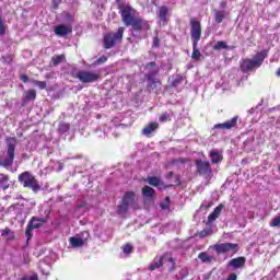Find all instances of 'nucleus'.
Segmentation results:
<instances>
[{"mask_svg": "<svg viewBox=\"0 0 280 280\" xmlns=\"http://www.w3.org/2000/svg\"><path fill=\"white\" fill-rule=\"evenodd\" d=\"M70 128H71V125L67 122L59 124V127H58L59 135H66V132H69Z\"/></svg>", "mask_w": 280, "mask_h": 280, "instance_id": "28", "label": "nucleus"}, {"mask_svg": "<svg viewBox=\"0 0 280 280\" xmlns=\"http://www.w3.org/2000/svg\"><path fill=\"white\" fill-rule=\"evenodd\" d=\"M122 253H124L125 255H130V253H132V245H130V244L124 245V247H122Z\"/></svg>", "mask_w": 280, "mask_h": 280, "instance_id": "35", "label": "nucleus"}, {"mask_svg": "<svg viewBox=\"0 0 280 280\" xmlns=\"http://www.w3.org/2000/svg\"><path fill=\"white\" fill-rule=\"evenodd\" d=\"M120 14L125 25H131L133 36H139L140 32H148L150 30L148 21L137 18V11L132 7H124L120 10Z\"/></svg>", "mask_w": 280, "mask_h": 280, "instance_id": "1", "label": "nucleus"}, {"mask_svg": "<svg viewBox=\"0 0 280 280\" xmlns=\"http://www.w3.org/2000/svg\"><path fill=\"white\" fill-rule=\"evenodd\" d=\"M77 78L83 84H91L100 80V73L95 71L80 70L79 72H77Z\"/></svg>", "mask_w": 280, "mask_h": 280, "instance_id": "8", "label": "nucleus"}, {"mask_svg": "<svg viewBox=\"0 0 280 280\" xmlns=\"http://www.w3.org/2000/svg\"><path fill=\"white\" fill-rule=\"evenodd\" d=\"M225 18H226V12L225 11L214 10V21H215V23H222V21H224Z\"/></svg>", "mask_w": 280, "mask_h": 280, "instance_id": "22", "label": "nucleus"}, {"mask_svg": "<svg viewBox=\"0 0 280 280\" xmlns=\"http://www.w3.org/2000/svg\"><path fill=\"white\" fill-rule=\"evenodd\" d=\"M33 84L35 86H38V89H40L42 91L47 89V83L45 81H33Z\"/></svg>", "mask_w": 280, "mask_h": 280, "instance_id": "33", "label": "nucleus"}, {"mask_svg": "<svg viewBox=\"0 0 280 280\" xmlns=\"http://www.w3.org/2000/svg\"><path fill=\"white\" fill-rule=\"evenodd\" d=\"M202 36V26L200 25V22L196 19L190 20V37L192 40V44L198 45L200 43V38Z\"/></svg>", "mask_w": 280, "mask_h": 280, "instance_id": "9", "label": "nucleus"}, {"mask_svg": "<svg viewBox=\"0 0 280 280\" xmlns=\"http://www.w3.org/2000/svg\"><path fill=\"white\" fill-rule=\"evenodd\" d=\"M1 235L2 237H5V235H8V240H14V232H12V230H10V228H5L4 230H1Z\"/></svg>", "mask_w": 280, "mask_h": 280, "instance_id": "30", "label": "nucleus"}, {"mask_svg": "<svg viewBox=\"0 0 280 280\" xmlns=\"http://www.w3.org/2000/svg\"><path fill=\"white\" fill-rule=\"evenodd\" d=\"M154 194H155L154 188L150 186H144L142 188V196H144V198H152Z\"/></svg>", "mask_w": 280, "mask_h": 280, "instance_id": "25", "label": "nucleus"}, {"mask_svg": "<svg viewBox=\"0 0 280 280\" xmlns=\"http://www.w3.org/2000/svg\"><path fill=\"white\" fill-rule=\"evenodd\" d=\"M62 60H65V56L59 55V56L52 57L51 62H52L54 67H57V65H60V62H62Z\"/></svg>", "mask_w": 280, "mask_h": 280, "instance_id": "31", "label": "nucleus"}, {"mask_svg": "<svg viewBox=\"0 0 280 280\" xmlns=\"http://www.w3.org/2000/svg\"><path fill=\"white\" fill-rule=\"evenodd\" d=\"M197 172L206 178H211V163L209 161L197 160L196 161Z\"/></svg>", "mask_w": 280, "mask_h": 280, "instance_id": "10", "label": "nucleus"}, {"mask_svg": "<svg viewBox=\"0 0 280 280\" xmlns=\"http://www.w3.org/2000/svg\"><path fill=\"white\" fill-rule=\"evenodd\" d=\"M58 165H59V171L62 170V167H63L62 163H58Z\"/></svg>", "mask_w": 280, "mask_h": 280, "instance_id": "50", "label": "nucleus"}, {"mask_svg": "<svg viewBox=\"0 0 280 280\" xmlns=\"http://www.w3.org/2000/svg\"><path fill=\"white\" fill-rule=\"evenodd\" d=\"M32 100H36V91L35 90H28L25 93V101L26 102H32Z\"/></svg>", "mask_w": 280, "mask_h": 280, "instance_id": "29", "label": "nucleus"}, {"mask_svg": "<svg viewBox=\"0 0 280 280\" xmlns=\"http://www.w3.org/2000/svg\"><path fill=\"white\" fill-rule=\"evenodd\" d=\"M43 224H45V220L38 219V218H33L31 220V222L28 223L26 232H25L27 240H32V231H34V229H40V226H43Z\"/></svg>", "mask_w": 280, "mask_h": 280, "instance_id": "12", "label": "nucleus"}, {"mask_svg": "<svg viewBox=\"0 0 280 280\" xmlns=\"http://www.w3.org/2000/svg\"><path fill=\"white\" fill-rule=\"evenodd\" d=\"M279 172H280V166H279Z\"/></svg>", "mask_w": 280, "mask_h": 280, "instance_id": "54", "label": "nucleus"}, {"mask_svg": "<svg viewBox=\"0 0 280 280\" xmlns=\"http://www.w3.org/2000/svg\"><path fill=\"white\" fill-rule=\"evenodd\" d=\"M160 121L165 122V121H170V114L168 113H164L160 116Z\"/></svg>", "mask_w": 280, "mask_h": 280, "instance_id": "37", "label": "nucleus"}, {"mask_svg": "<svg viewBox=\"0 0 280 280\" xmlns=\"http://www.w3.org/2000/svg\"><path fill=\"white\" fill-rule=\"evenodd\" d=\"M60 3H62V0H52V8L58 10V5H60Z\"/></svg>", "mask_w": 280, "mask_h": 280, "instance_id": "42", "label": "nucleus"}, {"mask_svg": "<svg viewBox=\"0 0 280 280\" xmlns=\"http://www.w3.org/2000/svg\"><path fill=\"white\" fill-rule=\"evenodd\" d=\"M246 266V258L245 257H237L234 259H231L228 262V268H232V270H240Z\"/></svg>", "mask_w": 280, "mask_h": 280, "instance_id": "13", "label": "nucleus"}, {"mask_svg": "<svg viewBox=\"0 0 280 280\" xmlns=\"http://www.w3.org/2000/svg\"><path fill=\"white\" fill-rule=\"evenodd\" d=\"M214 51H220L221 49H229V45L224 40H219L213 46Z\"/></svg>", "mask_w": 280, "mask_h": 280, "instance_id": "27", "label": "nucleus"}, {"mask_svg": "<svg viewBox=\"0 0 280 280\" xmlns=\"http://www.w3.org/2000/svg\"><path fill=\"white\" fill-rule=\"evenodd\" d=\"M19 182L21 183V185H23V187H28V189H32V191H40V184L38 183L36 177H34V175H32V173L30 172H24L20 174Z\"/></svg>", "mask_w": 280, "mask_h": 280, "instance_id": "4", "label": "nucleus"}, {"mask_svg": "<svg viewBox=\"0 0 280 280\" xmlns=\"http://www.w3.org/2000/svg\"><path fill=\"white\" fill-rule=\"evenodd\" d=\"M198 257L202 261V264H211V261H213V256H209V254L205 252L200 253Z\"/></svg>", "mask_w": 280, "mask_h": 280, "instance_id": "26", "label": "nucleus"}, {"mask_svg": "<svg viewBox=\"0 0 280 280\" xmlns=\"http://www.w3.org/2000/svg\"><path fill=\"white\" fill-rule=\"evenodd\" d=\"M8 175L0 174V189H8L10 187Z\"/></svg>", "mask_w": 280, "mask_h": 280, "instance_id": "24", "label": "nucleus"}, {"mask_svg": "<svg viewBox=\"0 0 280 280\" xmlns=\"http://www.w3.org/2000/svg\"><path fill=\"white\" fill-rule=\"evenodd\" d=\"M208 235H211V230L201 231L199 237H207Z\"/></svg>", "mask_w": 280, "mask_h": 280, "instance_id": "41", "label": "nucleus"}, {"mask_svg": "<svg viewBox=\"0 0 280 280\" xmlns=\"http://www.w3.org/2000/svg\"><path fill=\"white\" fill-rule=\"evenodd\" d=\"M5 34V24H3V19L0 16V36H3Z\"/></svg>", "mask_w": 280, "mask_h": 280, "instance_id": "36", "label": "nucleus"}, {"mask_svg": "<svg viewBox=\"0 0 280 280\" xmlns=\"http://www.w3.org/2000/svg\"><path fill=\"white\" fill-rule=\"evenodd\" d=\"M21 80H22V82H27V75L22 74V75H21Z\"/></svg>", "mask_w": 280, "mask_h": 280, "instance_id": "46", "label": "nucleus"}, {"mask_svg": "<svg viewBox=\"0 0 280 280\" xmlns=\"http://www.w3.org/2000/svg\"><path fill=\"white\" fill-rule=\"evenodd\" d=\"M7 143V154L5 158L0 160V165L2 167H10L14 163V150H16V138H8Z\"/></svg>", "mask_w": 280, "mask_h": 280, "instance_id": "3", "label": "nucleus"}, {"mask_svg": "<svg viewBox=\"0 0 280 280\" xmlns=\"http://www.w3.org/2000/svg\"><path fill=\"white\" fill-rule=\"evenodd\" d=\"M192 60H200L202 58V54L200 50H198V44H192V55H191Z\"/></svg>", "mask_w": 280, "mask_h": 280, "instance_id": "23", "label": "nucleus"}, {"mask_svg": "<svg viewBox=\"0 0 280 280\" xmlns=\"http://www.w3.org/2000/svg\"><path fill=\"white\" fill-rule=\"evenodd\" d=\"M124 38V27H119L117 33H108L104 36V47L105 49H112L117 45V40Z\"/></svg>", "mask_w": 280, "mask_h": 280, "instance_id": "7", "label": "nucleus"}, {"mask_svg": "<svg viewBox=\"0 0 280 280\" xmlns=\"http://www.w3.org/2000/svg\"><path fill=\"white\" fill-rule=\"evenodd\" d=\"M71 26L60 24L55 27V34L57 36H67V34H71Z\"/></svg>", "mask_w": 280, "mask_h": 280, "instance_id": "16", "label": "nucleus"}, {"mask_svg": "<svg viewBox=\"0 0 280 280\" xmlns=\"http://www.w3.org/2000/svg\"><path fill=\"white\" fill-rule=\"evenodd\" d=\"M217 255H235L240 250V245L235 243H221L213 245Z\"/></svg>", "mask_w": 280, "mask_h": 280, "instance_id": "6", "label": "nucleus"}, {"mask_svg": "<svg viewBox=\"0 0 280 280\" xmlns=\"http://www.w3.org/2000/svg\"><path fill=\"white\" fill-rule=\"evenodd\" d=\"M43 272V275H47V272H45V271H42Z\"/></svg>", "mask_w": 280, "mask_h": 280, "instance_id": "53", "label": "nucleus"}, {"mask_svg": "<svg viewBox=\"0 0 280 280\" xmlns=\"http://www.w3.org/2000/svg\"><path fill=\"white\" fill-rule=\"evenodd\" d=\"M106 60H108V57L102 56L101 58H98L97 62H98V65H103V62H106Z\"/></svg>", "mask_w": 280, "mask_h": 280, "instance_id": "43", "label": "nucleus"}, {"mask_svg": "<svg viewBox=\"0 0 280 280\" xmlns=\"http://www.w3.org/2000/svg\"><path fill=\"white\" fill-rule=\"evenodd\" d=\"M21 280H38V275L34 273L33 276H26L21 278Z\"/></svg>", "mask_w": 280, "mask_h": 280, "instance_id": "40", "label": "nucleus"}, {"mask_svg": "<svg viewBox=\"0 0 280 280\" xmlns=\"http://www.w3.org/2000/svg\"><path fill=\"white\" fill-rule=\"evenodd\" d=\"M128 209H137V195L132 191L124 195L122 202L118 206V213H127Z\"/></svg>", "mask_w": 280, "mask_h": 280, "instance_id": "5", "label": "nucleus"}, {"mask_svg": "<svg viewBox=\"0 0 280 280\" xmlns=\"http://www.w3.org/2000/svg\"><path fill=\"white\" fill-rule=\"evenodd\" d=\"M69 242H70V246H72V248H82V246H84V243L86 242V240L84 237H82L81 235H75V236L70 237Z\"/></svg>", "mask_w": 280, "mask_h": 280, "instance_id": "15", "label": "nucleus"}, {"mask_svg": "<svg viewBox=\"0 0 280 280\" xmlns=\"http://www.w3.org/2000/svg\"><path fill=\"white\" fill-rule=\"evenodd\" d=\"M264 60H266V52H258L253 59H243L241 61V70L243 73H248V71L261 67Z\"/></svg>", "mask_w": 280, "mask_h": 280, "instance_id": "2", "label": "nucleus"}, {"mask_svg": "<svg viewBox=\"0 0 280 280\" xmlns=\"http://www.w3.org/2000/svg\"><path fill=\"white\" fill-rule=\"evenodd\" d=\"M235 126H237V116L233 117L232 119L223 124L214 125V128H220L221 130H231V128H235Z\"/></svg>", "mask_w": 280, "mask_h": 280, "instance_id": "14", "label": "nucleus"}, {"mask_svg": "<svg viewBox=\"0 0 280 280\" xmlns=\"http://www.w3.org/2000/svg\"><path fill=\"white\" fill-rule=\"evenodd\" d=\"M106 132H107L106 129H104V135H106Z\"/></svg>", "mask_w": 280, "mask_h": 280, "instance_id": "52", "label": "nucleus"}, {"mask_svg": "<svg viewBox=\"0 0 280 280\" xmlns=\"http://www.w3.org/2000/svg\"><path fill=\"white\" fill-rule=\"evenodd\" d=\"M220 8H221L222 10H224V8H226V2H224V1L221 2V3H220Z\"/></svg>", "mask_w": 280, "mask_h": 280, "instance_id": "47", "label": "nucleus"}, {"mask_svg": "<svg viewBox=\"0 0 280 280\" xmlns=\"http://www.w3.org/2000/svg\"><path fill=\"white\" fill-rule=\"evenodd\" d=\"M159 128V122H151L147 127L143 128L142 135H152Z\"/></svg>", "mask_w": 280, "mask_h": 280, "instance_id": "20", "label": "nucleus"}, {"mask_svg": "<svg viewBox=\"0 0 280 280\" xmlns=\"http://www.w3.org/2000/svg\"><path fill=\"white\" fill-rule=\"evenodd\" d=\"M167 14H170V8H167L165 5L159 8L158 16H159L160 21L163 22V25H165V23L167 22Z\"/></svg>", "mask_w": 280, "mask_h": 280, "instance_id": "17", "label": "nucleus"}, {"mask_svg": "<svg viewBox=\"0 0 280 280\" xmlns=\"http://www.w3.org/2000/svg\"><path fill=\"white\" fill-rule=\"evenodd\" d=\"M210 159H211V163L218 164V163H221L223 156H222V154L220 153V151H218V150H212V151L210 152Z\"/></svg>", "mask_w": 280, "mask_h": 280, "instance_id": "19", "label": "nucleus"}, {"mask_svg": "<svg viewBox=\"0 0 280 280\" xmlns=\"http://www.w3.org/2000/svg\"><path fill=\"white\" fill-rule=\"evenodd\" d=\"M43 266H47L45 262L39 264V268H43Z\"/></svg>", "mask_w": 280, "mask_h": 280, "instance_id": "49", "label": "nucleus"}, {"mask_svg": "<svg viewBox=\"0 0 280 280\" xmlns=\"http://www.w3.org/2000/svg\"><path fill=\"white\" fill-rule=\"evenodd\" d=\"M168 262L171 264V266L174 267V258L170 257V258H168Z\"/></svg>", "mask_w": 280, "mask_h": 280, "instance_id": "48", "label": "nucleus"}, {"mask_svg": "<svg viewBox=\"0 0 280 280\" xmlns=\"http://www.w3.org/2000/svg\"><path fill=\"white\" fill-rule=\"evenodd\" d=\"M222 209H224L223 205H219L212 213L209 214L208 217V222H215V220H218V218H220V214L222 213Z\"/></svg>", "mask_w": 280, "mask_h": 280, "instance_id": "18", "label": "nucleus"}, {"mask_svg": "<svg viewBox=\"0 0 280 280\" xmlns=\"http://www.w3.org/2000/svg\"><path fill=\"white\" fill-rule=\"evenodd\" d=\"M159 43H161V40L159 39V37H154V38H153V47H159Z\"/></svg>", "mask_w": 280, "mask_h": 280, "instance_id": "44", "label": "nucleus"}, {"mask_svg": "<svg viewBox=\"0 0 280 280\" xmlns=\"http://www.w3.org/2000/svg\"><path fill=\"white\" fill-rule=\"evenodd\" d=\"M226 280H237V275L231 273Z\"/></svg>", "mask_w": 280, "mask_h": 280, "instance_id": "45", "label": "nucleus"}, {"mask_svg": "<svg viewBox=\"0 0 280 280\" xmlns=\"http://www.w3.org/2000/svg\"><path fill=\"white\" fill-rule=\"evenodd\" d=\"M163 261H165V257L155 258L151 262L149 270H156V268H161V266H163Z\"/></svg>", "mask_w": 280, "mask_h": 280, "instance_id": "21", "label": "nucleus"}, {"mask_svg": "<svg viewBox=\"0 0 280 280\" xmlns=\"http://www.w3.org/2000/svg\"><path fill=\"white\" fill-rule=\"evenodd\" d=\"M147 183L152 187H159V177H148Z\"/></svg>", "mask_w": 280, "mask_h": 280, "instance_id": "32", "label": "nucleus"}, {"mask_svg": "<svg viewBox=\"0 0 280 280\" xmlns=\"http://www.w3.org/2000/svg\"><path fill=\"white\" fill-rule=\"evenodd\" d=\"M62 19L65 20V21H71L72 19H73V15H71L69 12H63L62 13Z\"/></svg>", "mask_w": 280, "mask_h": 280, "instance_id": "39", "label": "nucleus"}, {"mask_svg": "<svg viewBox=\"0 0 280 280\" xmlns=\"http://www.w3.org/2000/svg\"><path fill=\"white\" fill-rule=\"evenodd\" d=\"M160 207L163 211L170 209V197H166L165 200L160 203Z\"/></svg>", "mask_w": 280, "mask_h": 280, "instance_id": "34", "label": "nucleus"}, {"mask_svg": "<svg viewBox=\"0 0 280 280\" xmlns=\"http://www.w3.org/2000/svg\"><path fill=\"white\" fill-rule=\"evenodd\" d=\"M83 235H86V236H89V232H84V233H83Z\"/></svg>", "mask_w": 280, "mask_h": 280, "instance_id": "51", "label": "nucleus"}, {"mask_svg": "<svg viewBox=\"0 0 280 280\" xmlns=\"http://www.w3.org/2000/svg\"><path fill=\"white\" fill-rule=\"evenodd\" d=\"M149 73L147 74V80L149 84H159V79H156V73H159V66L155 62H150L145 67Z\"/></svg>", "mask_w": 280, "mask_h": 280, "instance_id": "11", "label": "nucleus"}, {"mask_svg": "<svg viewBox=\"0 0 280 280\" xmlns=\"http://www.w3.org/2000/svg\"><path fill=\"white\" fill-rule=\"evenodd\" d=\"M270 226H280V215L276 217L271 223Z\"/></svg>", "mask_w": 280, "mask_h": 280, "instance_id": "38", "label": "nucleus"}]
</instances>
